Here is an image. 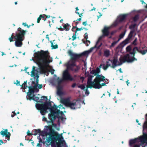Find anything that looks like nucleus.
Instances as JSON below:
<instances>
[{
	"mask_svg": "<svg viewBox=\"0 0 147 147\" xmlns=\"http://www.w3.org/2000/svg\"><path fill=\"white\" fill-rule=\"evenodd\" d=\"M139 19V15L138 14L136 15L133 18V21L135 22H137Z\"/></svg>",
	"mask_w": 147,
	"mask_h": 147,
	"instance_id": "nucleus-32",
	"label": "nucleus"
},
{
	"mask_svg": "<svg viewBox=\"0 0 147 147\" xmlns=\"http://www.w3.org/2000/svg\"><path fill=\"white\" fill-rule=\"evenodd\" d=\"M28 88H29V92L27 93V94L28 95V98L31 96L32 94L34 93V92L33 86H28Z\"/></svg>",
	"mask_w": 147,
	"mask_h": 147,
	"instance_id": "nucleus-18",
	"label": "nucleus"
},
{
	"mask_svg": "<svg viewBox=\"0 0 147 147\" xmlns=\"http://www.w3.org/2000/svg\"><path fill=\"white\" fill-rule=\"evenodd\" d=\"M66 67V69L65 70V83L66 82L75 81L76 78H78L76 75H75L73 77L69 72V71H71L74 73H77L80 69L79 65H77L76 63L74 62H68L65 64Z\"/></svg>",
	"mask_w": 147,
	"mask_h": 147,
	"instance_id": "nucleus-2",
	"label": "nucleus"
},
{
	"mask_svg": "<svg viewBox=\"0 0 147 147\" xmlns=\"http://www.w3.org/2000/svg\"><path fill=\"white\" fill-rule=\"evenodd\" d=\"M146 134H144V136H141L139 138V140L141 142L140 144V145H142L145 143H146L147 144V136H146Z\"/></svg>",
	"mask_w": 147,
	"mask_h": 147,
	"instance_id": "nucleus-17",
	"label": "nucleus"
},
{
	"mask_svg": "<svg viewBox=\"0 0 147 147\" xmlns=\"http://www.w3.org/2000/svg\"><path fill=\"white\" fill-rule=\"evenodd\" d=\"M36 76L37 77V79H36V82L37 84H38V78L39 77V76L38 75H37V73L36 74Z\"/></svg>",
	"mask_w": 147,
	"mask_h": 147,
	"instance_id": "nucleus-58",
	"label": "nucleus"
},
{
	"mask_svg": "<svg viewBox=\"0 0 147 147\" xmlns=\"http://www.w3.org/2000/svg\"><path fill=\"white\" fill-rule=\"evenodd\" d=\"M126 50L127 52H129L131 50V46L130 45L128 46L126 48Z\"/></svg>",
	"mask_w": 147,
	"mask_h": 147,
	"instance_id": "nucleus-42",
	"label": "nucleus"
},
{
	"mask_svg": "<svg viewBox=\"0 0 147 147\" xmlns=\"http://www.w3.org/2000/svg\"><path fill=\"white\" fill-rule=\"evenodd\" d=\"M75 13H77V14H78L79 15L80 17H81L82 16V13H80L79 12H78V11H75Z\"/></svg>",
	"mask_w": 147,
	"mask_h": 147,
	"instance_id": "nucleus-55",
	"label": "nucleus"
},
{
	"mask_svg": "<svg viewBox=\"0 0 147 147\" xmlns=\"http://www.w3.org/2000/svg\"><path fill=\"white\" fill-rule=\"evenodd\" d=\"M42 84H39L38 86V88L39 89H40L42 88Z\"/></svg>",
	"mask_w": 147,
	"mask_h": 147,
	"instance_id": "nucleus-61",
	"label": "nucleus"
},
{
	"mask_svg": "<svg viewBox=\"0 0 147 147\" xmlns=\"http://www.w3.org/2000/svg\"><path fill=\"white\" fill-rule=\"evenodd\" d=\"M136 26V24H131L129 26V28L131 30H134V28H135Z\"/></svg>",
	"mask_w": 147,
	"mask_h": 147,
	"instance_id": "nucleus-40",
	"label": "nucleus"
},
{
	"mask_svg": "<svg viewBox=\"0 0 147 147\" xmlns=\"http://www.w3.org/2000/svg\"><path fill=\"white\" fill-rule=\"evenodd\" d=\"M109 61H110L112 63V65H111L110 64H106V65L105 66H104L103 68V69L104 70H106L109 67H111V68H114L116 66H117V63H119L117 59L114 58L113 60H111L110 59H108Z\"/></svg>",
	"mask_w": 147,
	"mask_h": 147,
	"instance_id": "nucleus-10",
	"label": "nucleus"
},
{
	"mask_svg": "<svg viewBox=\"0 0 147 147\" xmlns=\"http://www.w3.org/2000/svg\"><path fill=\"white\" fill-rule=\"evenodd\" d=\"M138 52L141 53L142 55H144L147 52V50H139V51H138Z\"/></svg>",
	"mask_w": 147,
	"mask_h": 147,
	"instance_id": "nucleus-33",
	"label": "nucleus"
},
{
	"mask_svg": "<svg viewBox=\"0 0 147 147\" xmlns=\"http://www.w3.org/2000/svg\"><path fill=\"white\" fill-rule=\"evenodd\" d=\"M21 86L22 88L24 89H26L28 88V87L27 85V81H24V83Z\"/></svg>",
	"mask_w": 147,
	"mask_h": 147,
	"instance_id": "nucleus-25",
	"label": "nucleus"
},
{
	"mask_svg": "<svg viewBox=\"0 0 147 147\" xmlns=\"http://www.w3.org/2000/svg\"><path fill=\"white\" fill-rule=\"evenodd\" d=\"M14 36H13V33L12 34L11 36L9 37V40L10 42H11L14 41L13 39L14 38Z\"/></svg>",
	"mask_w": 147,
	"mask_h": 147,
	"instance_id": "nucleus-37",
	"label": "nucleus"
},
{
	"mask_svg": "<svg viewBox=\"0 0 147 147\" xmlns=\"http://www.w3.org/2000/svg\"><path fill=\"white\" fill-rule=\"evenodd\" d=\"M137 41V38H136L135 39L134 41L132 42V44L134 46H136L137 45V43H136Z\"/></svg>",
	"mask_w": 147,
	"mask_h": 147,
	"instance_id": "nucleus-44",
	"label": "nucleus"
},
{
	"mask_svg": "<svg viewBox=\"0 0 147 147\" xmlns=\"http://www.w3.org/2000/svg\"><path fill=\"white\" fill-rule=\"evenodd\" d=\"M70 97L65 98V106L70 108L71 109H75L80 108L81 107L80 101L78 100H74L72 102L70 101Z\"/></svg>",
	"mask_w": 147,
	"mask_h": 147,
	"instance_id": "nucleus-5",
	"label": "nucleus"
},
{
	"mask_svg": "<svg viewBox=\"0 0 147 147\" xmlns=\"http://www.w3.org/2000/svg\"><path fill=\"white\" fill-rule=\"evenodd\" d=\"M8 131L7 129H3L0 132V134L3 136H5L7 138L8 140H9L11 136V134L9 132H8Z\"/></svg>",
	"mask_w": 147,
	"mask_h": 147,
	"instance_id": "nucleus-15",
	"label": "nucleus"
},
{
	"mask_svg": "<svg viewBox=\"0 0 147 147\" xmlns=\"http://www.w3.org/2000/svg\"><path fill=\"white\" fill-rule=\"evenodd\" d=\"M35 67L34 66H33L32 67V69L31 71V77L36 76V74L34 72L35 70Z\"/></svg>",
	"mask_w": 147,
	"mask_h": 147,
	"instance_id": "nucleus-28",
	"label": "nucleus"
},
{
	"mask_svg": "<svg viewBox=\"0 0 147 147\" xmlns=\"http://www.w3.org/2000/svg\"><path fill=\"white\" fill-rule=\"evenodd\" d=\"M44 132L43 131H41V130L40 129H35L34 131V135L36 136L38 133H39L40 134H42Z\"/></svg>",
	"mask_w": 147,
	"mask_h": 147,
	"instance_id": "nucleus-23",
	"label": "nucleus"
},
{
	"mask_svg": "<svg viewBox=\"0 0 147 147\" xmlns=\"http://www.w3.org/2000/svg\"><path fill=\"white\" fill-rule=\"evenodd\" d=\"M27 135L28 136L32 135L33 134L32 133H30V131L29 130H28V131L27 132Z\"/></svg>",
	"mask_w": 147,
	"mask_h": 147,
	"instance_id": "nucleus-53",
	"label": "nucleus"
},
{
	"mask_svg": "<svg viewBox=\"0 0 147 147\" xmlns=\"http://www.w3.org/2000/svg\"><path fill=\"white\" fill-rule=\"evenodd\" d=\"M96 131H95L94 130H93L92 132L90 133V136H94V135H96V134L95 133Z\"/></svg>",
	"mask_w": 147,
	"mask_h": 147,
	"instance_id": "nucleus-47",
	"label": "nucleus"
},
{
	"mask_svg": "<svg viewBox=\"0 0 147 147\" xmlns=\"http://www.w3.org/2000/svg\"><path fill=\"white\" fill-rule=\"evenodd\" d=\"M54 132V131L53 130H50V132L48 134V135H49V136L47 138V141L48 143H49L53 139L59 141H61V137L59 135H57L55 137H54V136L53 135Z\"/></svg>",
	"mask_w": 147,
	"mask_h": 147,
	"instance_id": "nucleus-8",
	"label": "nucleus"
},
{
	"mask_svg": "<svg viewBox=\"0 0 147 147\" xmlns=\"http://www.w3.org/2000/svg\"><path fill=\"white\" fill-rule=\"evenodd\" d=\"M17 31L18 32L16 33L15 36L14 37L24 38V35L26 33V32H27V30H24L22 29L21 28L19 27L18 28Z\"/></svg>",
	"mask_w": 147,
	"mask_h": 147,
	"instance_id": "nucleus-11",
	"label": "nucleus"
},
{
	"mask_svg": "<svg viewBox=\"0 0 147 147\" xmlns=\"http://www.w3.org/2000/svg\"><path fill=\"white\" fill-rule=\"evenodd\" d=\"M76 85V83H74L72 85V88H74L75 86Z\"/></svg>",
	"mask_w": 147,
	"mask_h": 147,
	"instance_id": "nucleus-62",
	"label": "nucleus"
},
{
	"mask_svg": "<svg viewBox=\"0 0 147 147\" xmlns=\"http://www.w3.org/2000/svg\"><path fill=\"white\" fill-rule=\"evenodd\" d=\"M69 25L67 23L65 24V30L68 31L69 29Z\"/></svg>",
	"mask_w": 147,
	"mask_h": 147,
	"instance_id": "nucleus-38",
	"label": "nucleus"
},
{
	"mask_svg": "<svg viewBox=\"0 0 147 147\" xmlns=\"http://www.w3.org/2000/svg\"><path fill=\"white\" fill-rule=\"evenodd\" d=\"M20 81H19L18 80H16V83H15V84H16V85H18V86L20 85Z\"/></svg>",
	"mask_w": 147,
	"mask_h": 147,
	"instance_id": "nucleus-59",
	"label": "nucleus"
},
{
	"mask_svg": "<svg viewBox=\"0 0 147 147\" xmlns=\"http://www.w3.org/2000/svg\"><path fill=\"white\" fill-rule=\"evenodd\" d=\"M110 55V51L109 50H106L104 52V55L106 57H108Z\"/></svg>",
	"mask_w": 147,
	"mask_h": 147,
	"instance_id": "nucleus-31",
	"label": "nucleus"
},
{
	"mask_svg": "<svg viewBox=\"0 0 147 147\" xmlns=\"http://www.w3.org/2000/svg\"><path fill=\"white\" fill-rule=\"evenodd\" d=\"M129 53L130 54L133 55L132 57H134V56H135V54L133 52L130 51Z\"/></svg>",
	"mask_w": 147,
	"mask_h": 147,
	"instance_id": "nucleus-56",
	"label": "nucleus"
},
{
	"mask_svg": "<svg viewBox=\"0 0 147 147\" xmlns=\"http://www.w3.org/2000/svg\"><path fill=\"white\" fill-rule=\"evenodd\" d=\"M95 70L97 74H98L100 71V69L99 68H98V67H97Z\"/></svg>",
	"mask_w": 147,
	"mask_h": 147,
	"instance_id": "nucleus-46",
	"label": "nucleus"
},
{
	"mask_svg": "<svg viewBox=\"0 0 147 147\" xmlns=\"http://www.w3.org/2000/svg\"><path fill=\"white\" fill-rule=\"evenodd\" d=\"M16 40L15 42V46L17 47H21L22 45V41L24 40V38L14 37Z\"/></svg>",
	"mask_w": 147,
	"mask_h": 147,
	"instance_id": "nucleus-16",
	"label": "nucleus"
},
{
	"mask_svg": "<svg viewBox=\"0 0 147 147\" xmlns=\"http://www.w3.org/2000/svg\"><path fill=\"white\" fill-rule=\"evenodd\" d=\"M57 147H62L60 144H57Z\"/></svg>",
	"mask_w": 147,
	"mask_h": 147,
	"instance_id": "nucleus-64",
	"label": "nucleus"
},
{
	"mask_svg": "<svg viewBox=\"0 0 147 147\" xmlns=\"http://www.w3.org/2000/svg\"><path fill=\"white\" fill-rule=\"evenodd\" d=\"M63 28H62L61 26H60L59 27H57V28L58 29V30H63V29L64 28V25H63Z\"/></svg>",
	"mask_w": 147,
	"mask_h": 147,
	"instance_id": "nucleus-48",
	"label": "nucleus"
},
{
	"mask_svg": "<svg viewBox=\"0 0 147 147\" xmlns=\"http://www.w3.org/2000/svg\"><path fill=\"white\" fill-rule=\"evenodd\" d=\"M50 57L49 53L48 51L41 50L36 53V63L38 65L40 71L43 73H48L44 66L49 65V63L52 62V59H49Z\"/></svg>",
	"mask_w": 147,
	"mask_h": 147,
	"instance_id": "nucleus-1",
	"label": "nucleus"
},
{
	"mask_svg": "<svg viewBox=\"0 0 147 147\" xmlns=\"http://www.w3.org/2000/svg\"><path fill=\"white\" fill-rule=\"evenodd\" d=\"M28 98L30 100H32L37 102H40V101H39V98L37 96H35V95L34 94H33L32 96H31Z\"/></svg>",
	"mask_w": 147,
	"mask_h": 147,
	"instance_id": "nucleus-22",
	"label": "nucleus"
},
{
	"mask_svg": "<svg viewBox=\"0 0 147 147\" xmlns=\"http://www.w3.org/2000/svg\"><path fill=\"white\" fill-rule=\"evenodd\" d=\"M120 22L118 21V19L114 23V25L115 26H117Z\"/></svg>",
	"mask_w": 147,
	"mask_h": 147,
	"instance_id": "nucleus-49",
	"label": "nucleus"
},
{
	"mask_svg": "<svg viewBox=\"0 0 147 147\" xmlns=\"http://www.w3.org/2000/svg\"><path fill=\"white\" fill-rule=\"evenodd\" d=\"M82 24L83 25H84L85 26H86L87 24V21H86L85 22H82Z\"/></svg>",
	"mask_w": 147,
	"mask_h": 147,
	"instance_id": "nucleus-60",
	"label": "nucleus"
},
{
	"mask_svg": "<svg viewBox=\"0 0 147 147\" xmlns=\"http://www.w3.org/2000/svg\"><path fill=\"white\" fill-rule=\"evenodd\" d=\"M90 52V51H86L80 54H78L73 53L71 50H69L68 51V53L70 56V62H76L78 61V60L80 59L82 56H86L88 55Z\"/></svg>",
	"mask_w": 147,
	"mask_h": 147,
	"instance_id": "nucleus-6",
	"label": "nucleus"
},
{
	"mask_svg": "<svg viewBox=\"0 0 147 147\" xmlns=\"http://www.w3.org/2000/svg\"><path fill=\"white\" fill-rule=\"evenodd\" d=\"M55 41V40H53V42H52L51 41H50V42L51 43V47H52V49H55L58 48V46L56 44L55 45H54L53 44V43Z\"/></svg>",
	"mask_w": 147,
	"mask_h": 147,
	"instance_id": "nucleus-29",
	"label": "nucleus"
},
{
	"mask_svg": "<svg viewBox=\"0 0 147 147\" xmlns=\"http://www.w3.org/2000/svg\"><path fill=\"white\" fill-rule=\"evenodd\" d=\"M78 87L79 88H80L82 90H85V86H84L83 84L78 86Z\"/></svg>",
	"mask_w": 147,
	"mask_h": 147,
	"instance_id": "nucleus-43",
	"label": "nucleus"
},
{
	"mask_svg": "<svg viewBox=\"0 0 147 147\" xmlns=\"http://www.w3.org/2000/svg\"><path fill=\"white\" fill-rule=\"evenodd\" d=\"M64 82V70L63 71L62 77L61 78L58 77L56 80L57 83H51L53 85L55 86L57 89V94L61 97L60 102L64 105V98H62L61 96L64 94L63 92V82Z\"/></svg>",
	"mask_w": 147,
	"mask_h": 147,
	"instance_id": "nucleus-4",
	"label": "nucleus"
},
{
	"mask_svg": "<svg viewBox=\"0 0 147 147\" xmlns=\"http://www.w3.org/2000/svg\"><path fill=\"white\" fill-rule=\"evenodd\" d=\"M45 14L40 15L38 18L37 22L39 23L40 22V21L41 20V19H43V20L44 21L46 20V18L45 16Z\"/></svg>",
	"mask_w": 147,
	"mask_h": 147,
	"instance_id": "nucleus-21",
	"label": "nucleus"
},
{
	"mask_svg": "<svg viewBox=\"0 0 147 147\" xmlns=\"http://www.w3.org/2000/svg\"><path fill=\"white\" fill-rule=\"evenodd\" d=\"M72 40H75V39H76V34H75L74 35H73L72 36Z\"/></svg>",
	"mask_w": 147,
	"mask_h": 147,
	"instance_id": "nucleus-52",
	"label": "nucleus"
},
{
	"mask_svg": "<svg viewBox=\"0 0 147 147\" xmlns=\"http://www.w3.org/2000/svg\"><path fill=\"white\" fill-rule=\"evenodd\" d=\"M120 39H119L117 41H115L113 42L111 44L110 47H114L117 43L119 41Z\"/></svg>",
	"mask_w": 147,
	"mask_h": 147,
	"instance_id": "nucleus-34",
	"label": "nucleus"
},
{
	"mask_svg": "<svg viewBox=\"0 0 147 147\" xmlns=\"http://www.w3.org/2000/svg\"><path fill=\"white\" fill-rule=\"evenodd\" d=\"M41 107V109L40 110V112L42 115H44L47 112V110L43 105H40Z\"/></svg>",
	"mask_w": 147,
	"mask_h": 147,
	"instance_id": "nucleus-20",
	"label": "nucleus"
},
{
	"mask_svg": "<svg viewBox=\"0 0 147 147\" xmlns=\"http://www.w3.org/2000/svg\"><path fill=\"white\" fill-rule=\"evenodd\" d=\"M136 51H137L138 52V51H139V49H138L137 47H134L132 49V52L134 53L135 55L136 53Z\"/></svg>",
	"mask_w": 147,
	"mask_h": 147,
	"instance_id": "nucleus-35",
	"label": "nucleus"
},
{
	"mask_svg": "<svg viewBox=\"0 0 147 147\" xmlns=\"http://www.w3.org/2000/svg\"><path fill=\"white\" fill-rule=\"evenodd\" d=\"M137 139L135 138L134 139H131L129 141V145L130 146H131L133 144H135L137 142Z\"/></svg>",
	"mask_w": 147,
	"mask_h": 147,
	"instance_id": "nucleus-24",
	"label": "nucleus"
},
{
	"mask_svg": "<svg viewBox=\"0 0 147 147\" xmlns=\"http://www.w3.org/2000/svg\"><path fill=\"white\" fill-rule=\"evenodd\" d=\"M127 16V14H122L120 15L117 19L118 21L120 23L123 22Z\"/></svg>",
	"mask_w": 147,
	"mask_h": 147,
	"instance_id": "nucleus-19",
	"label": "nucleus"
},
{
	"mask_svg": "<svg viewBox=\"0 0 147 147\" xmlns=\"http://www.w3.org/2000/svg\"><path fill=\"white\" fill-rule=\"evenodd\" d=\"M124 33H121L119 36V39H120L123 38L124 36Z\"/></svg>",
	"mask_w": 147,
	"mask_h": 147,
	"instance_id": "nucleus-51",
	"label": "nucleus"
},
{
	"mask_svg": "<svg viewBox=\"0 0 147 147\" xmlns=\"http://www.w3.org/2000/svg\"><path fill=\"white\" fill-rule=\"evenodd\" d=\"M49 119L50 120H49V121H47L46 118L45 117H43L42 118V121H46L47 122L51 123H53V122L52 123V122H51V121L50 122V119L49 118ZM53 122H54V121H53Z\"/></svg>",
	"mask_w": 147,
	"mask_h": 147,
	"instance_id": "nucleus-36",
	"label": "nucleus"
},
{
	"mask_svg": "<svg viewBox=\"0 0 147 147\" xmlns=\"http://www.w3.org/2000/svg\"><path fill=\"white\" fill-rule=\"evenodd\" d=\"M22 25H23L24 26H27V24H26V23H25L24 22L22 23Z\"/></svg>",
	"mask_w": 147,
	"mask_h": 147,
	"instance_id": "nucleus-63",
	"label": "nucleus"
},
{
	"mask_svg": "<svg viewBox=\"0 0 147 147\" xmlns=\"http://www.w3.org/2000/svg\"><path fill=\"white\" fill-rule=\"evenodd\" d=\"M90 73L91 74L94 75V76H96L97 75L95 71V69H93L90 71Z\"/></svg>",
	"mask_w": 147,
	"mask_h": 147,
	"instance_id": "nucleus-41",
	"label": "nucleus"
},
{
	"mask_svg": "<svg viewBox=\"0 0 147 147\" xmlns=\"http://www.w3.org/2000/svg\"><path fill=\"white\" fill-rule=\"evenodd\" d=\"M143 130L144 129H147V118H146V121H145L143 126ZM146 136H147V134H146Z\"/></svg>",
	"mask_w": 147,
	"mask_h": 147,
	"instance_id": "nucleus-30",
	"label": "nucleus"
},
{
	"mask_svg": "<svg viewBox=\"0 0 147 147\" xmlns=\"http://www.w3.org/2000/svg\"><path fill=\"white\" fill-rule=\"evenodd\" d=\"M135 30H132L130 31L127 37L120 44L122 46H124L129 43V40L131 39L133 36V33L134 32Z\"/></svg>",
	"mask_w": 147,
	"mask_h": 147,
	"instance_id": "nucleus-14",
	"label": "nucleus"
},
{
	"mask_svg": "<svg viewBox=\"0 0 147 147\" xmlns=\"http://www.w3.org/2000/svg\"><path fill=\"white\" fill-rule=\"evenodd\" d=\"M110 28L107 26H105L104 28L102 30V35L100 36L99 39L98 41L105 36H109V30Z\"/></svg>",
	"mask_w": 147,
	"mask_h": 147,
	"instance_id": "nucleus-13",
	"label": "nucleus"
},
{
	"mask_svg": "<svg viewBox=\"0 0 147 147\" xmlns=\"http://www.w3.org/2000/svg\"><path fill=\"white\" fill-rule=\"evenodd\" d=\"M120 63L117 64V66L121 65L123 63L126 61L129 63H131L134 61H137V59L135 57H132L130 59V56L129 54H127L122 58L120 59Z\"/></svg>",
	"mask_w": 147,
	"mask_h": 147,
	"instance_id": "nucleus-7",
	"label": "nucleus"
},
{
	"mask_svg": "<svg viewBox=\"0 0 147 147\" xmlns=\"http://www.w3.org/2000/svg\"><path fill=\"white\" fill-rule=\"evenodd\" d=\"M88 34L87 33H85L84 35V37L86 40L88 38Z\"/></svg>",
	"mask_w": 147,
	"mask_h": 147,
	"instance_id": "nucleus-50",
	"label": "nucleus"
},
{
	"mask_svg": "<svg viewBox=\"0 0 147 147\" xmlns=\"http://www.w3.org/2000/svg\"><path fill=\"white\" fill-rule=\"evenodd\" d=\"M37 84H35L34 86H33L34 91H35L37 92H38L39 91L38 89L37 88Z\"/></svg>",
	"mask_w": 147,
	"mask_h": 147,
	"instance_id": "nucleus-39",
	"label": "nucleus"
},
{
	"mask_svg": "<svg viewBox=\"0 0 147 147\" xmlns=\"http://www.w3.org/2000/svg\"><path fill=\"white\" fill-rule=\"evenodd\" d=\"M99 42V41H98H98H97V42H96V45L93 47H91L90 49V51H92L94 48H97V49H99L100 47L101 46V45H102V43H101L100 44V45H99V46H97V44H98V42Z\"/></svg>",
	"mask_w": 147,
	"mask_h": 147,
	"instance_id": "nucleus-27",
	"label": "nucleus"
},
{
	"mask_svg": "<svg viewBox=\"0 0 147 147\" xmlns=\"http://www.w3.org/2000/svg\"><path fill=\"white\" fill-rule=\"evenodd\" d=\"M105 80L107 81H109L108 79H105V78L104 76L101 75H97L96 78L94 79V82L95 83L94 85L96 86H100V82L104 81Z\"/></svg>",
	"mask_w": 147,
	"mask_h": 147,
	"instance_id": "nucleus-9",
	"label": "nucleus"
},
{
	"mask_svg": "<svg viewBox=\"0 0 147 147\" xmlns=\"http://www.w3.org/2000/svg\"><path fill=\"white\" fill-rule=\"evenodd\" d=\"M42 105L47 109H50V113L49 114V118L50 119V122L53 123L57 117L59 119L63 121L64 118L62 117V116L63 114V113L57 109V106L54 104L53 106L52 107L51 102H46Z\"/></svg>",
	"mask_w": 147,
	"mask_h": 147,
	"instance_id": "nucleus-3",
	"label": "nucleus"
},
{
	"mask_svg": "<svg viewBox=\"0 0 147 147\" xmlns=\"http://www.w3.org/2000/svg\"><path fill=\"white\" fill-rule=\"evenodd\" d=\"M117 32L116 30H114L112 31L111 32V35H113L115 33H116Z\"/></svg>",
	"mask_w": 147,
	"mask_h": 147,
	"instance_id": "nucleus-57",
	"label": "nucleus"
},
{
	"mask_svg": "<svg viewBox=\"0 0 147 147\" xmlns=\"http://www.w3.org/2000/svg\"><path fill=\"white\" fill-rule=\"evenodd\" d=\"M93 77V76L89 74L88 75V81L87 83V85L86 86L87 89H86V93L87 92V90L88 88H93V86L94 85V84L95 83L94 81L93 82L92 81V79Z\"/></svg>",
	"mask_w": 147,
	"mask_h": 147,
	"instance_id": "nucleus-12",
	"label": "nucleus"
},
{
	"mask_svg": "<svg viewBox=\"0 0 147 147\" xmlns=\"http://www.w3.org/2000/svg\"><path fill=\"white\" fill-rule=\"evenodd\" d=\"M100 86H95V85H94V86H93V88H94L95 89L97 88V89H99L100 88H101L102 87V86H105L106 85V84L105 82L102 83L101 84H100Z\"/></svg>",
	"mask_w": 147,
	"mask_h": 147,
	"instance_id": "nucleus-26",
	"label": "nucleus"
},
{
	"mask_svg": "<svg viewBox=\"0 0 147 147\" xmlns=\"http://www.w3.org/2000/svg\"><path fill=\"white\" fill-rule=\"evenodd\" d=\"M43 104H38L36 106V107L37 108V109H39V110H40L41 109V107L39 105H43Z\"/></svg>",
	"mask_w": 147,
	"mask_h": 147,
	"instance_id": "nucleus-54",
	"label": "nucleus"
},
{
	"mask_svg": "<svg viewBox=\"0 0 147 147\" xmlns=\"http://www.w3.org/2000/svg\"><path fill=\"white\" fill-rule=\"evenodd\" d=\"M83 30V28H82V27L80 28H77V29H76V30L75 31V34H76V33L78 31H80V30Z\"/></svg>",
	"mask_w": 147,
	"mask_h": 147,
	"instance_id": "nucleus-45",
	"label": "nucleus"
}]
</instances>
